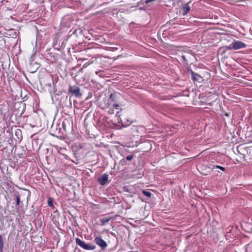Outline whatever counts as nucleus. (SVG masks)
<instances>
[{"mask_svg": "<svg viewBox=\"0 0 252 252\" xmlns=\"http://www.w3.org/2000/svg\"><path fill=\"white\" fill-rule=\"evenodd\" d=\"M75 242L78 246L86 250H94L96 248V246L94 245L87 244L78 238L75 239Z\"/></svg>", "mask_w": 252, "mask_h": 252, "instance_id": "f257e3e1", "label": "nucleus"}, {"mask_svg": "<svg viewBox=\"0 0 252 252\" xmlns=\"http://www.w3.org/2000/svg\"><path fill=\"white\" fill-rule=\"evenodd\" d=\"M68 92L76 97H80L82 95L80 92V89L77 86H70L68 88Z\"/></svg>", "mask_w": 252, "mask_h": 252, "instance_id": "f03ea898", "label": "nucleus"}, {"mask_svg": "<svg viewBox=\"0 0 252 252\" xmlns=\"http://www.w3.org/2000/svg\"><path fill=\"white\" fill-rule=\"evenodd\" d=\"M94 241L102 250H105L107 247V243L102 239L101 237H96L94 239Z\"/></svg>", "mask_w": 252, "mask_h": 252, "instance_id": "7ed1b4c3", "label": "nucleus"}, {"mask_svg": "<svg viewBox=\"0 0 252 252\" xmlns=\"http://www.w3.org/2000/svg\"><path fill=\"white\" fill-rule=\"evenodd\" d=\"M246 46L247 45L245 43L239 40L233 42L232 48L234 50L245 48Z\"/></svg>", "mask_w": 252, "mask_h": 252, "instance_id": "20e7f679", "label": "nucleus"}, {"mask_svg": "<svg viewBox=\"0 0 252 252\" xmlns=\"http://www.w3.org/2000/svg\"><path fill=\"white\" fill-rule=\"evenodd\" d=\"M108 180V176L106 174H103L100 178L98 179V182L101 186L105 185Z\"/></svg>", "mask_w": 252, "mask_h": 252, "instance_id": "39448f33", "label": "nucleus"}, {"mask_svg": "<svg viewBox=\"0 0 252 252\" xmlns=\"http://www.w3.org/2000/svg\"><path fill=\"white\" fill-rule=\"evenodd\" d=\"M191 75L192 79L194 81L201 82L203 80L200 75L194 72L192 70H191Z\"/></svg>", "mask_w": 252, "mask_h": 252, "instance_id": "423d86ee", "label": "nucleus"}, {"mask_svg": "<svg viewBox=\"0 0 252 252\" xmlns=\"http://www.w3.org/2000/svg\"><path fill=\"white\" fill-rule=\"evenodd\" d=\"M118 94L116 93H112L107 99V102H117Z\"/></svg>", "mask_w": 252, "mask_h": 252, "instance_id": "0eeeda50", "label": "nucleus"}, {"mask_svg": "<svg viewBox=\"0 0 252 252\" xmlns=\"http://www.w3.org/2000/svg\"><path fill=\"white\" fill-rule=\"evenodd\" d=\"M190 1L186 3L183 7V15H187L190 10V7L189 6V3Z\"/></svg>", "mask_w": 252, "mask_h": 252, "instance_id": "6e6552de", "label": "nucleus"}, {"mask_svg": "<svg viewBox=\"0 0 252 252\" xmlns=\"http://www.w3.org/2000/svg\"><path fill=\"white\" fill-rule=\"evenodd\" d=\"M15 135L17 137L19 140H21L22 138V132L19 129H17L15 132Z\"/></svg>", "mask_w": 252, "mask_h": 252, "instance_id": "1a4fd4ad", "label": "nucleus"}, {"mask_svg": "<svg viewBox=\"0 0 252 252\" xmlns=\"http://www.w3.org/2000/svg\"><path fill=\"white\" fill-rule=\"evenodd\" d=\"M106 105L108 107L113 106V107H115L116 108L119 106V104H117V102H107Z\"/></svg>", "mask_w": 252, "mask_h": 252, "instance_id": "9d476101", "label": "nucleus"}, {"mask_svg": "<svg viewBox=\"0 0 252 252\" xmlns=\"http://www.w3.org/2000/svg\"><path fill=\"white\" fill-rule=\"evenodd\" d=\"M4 246L3 241L2 237L0 235V252H2V250Z\"/></svg>", "mask_w": 252, "mask_h": 252, "instance_id": "9b49d317", "label": "nucleus"}, {"mask_svg": "<svg viewBox=\"0 0 252 252\" xmlns=\"http://www.w3.org/2000/svg\"><path fill=\"white\" fill-rule=\"evenodd\" d=\"M132 123V122L131 120H128L127 119L126 120V122H122V125L124 126H129L130 124Z\"/></svg>", "mask_w": 252, "mask_h": 252, "instance_id": "f8f14e48", "label": "nucleus"}, {"mask_svg": "<svg viewBox=\"0 0 252 252\" xmlns=\"http://www.w3.org/2000/svg\"><path fill=\"white\" fill-rule=\"evenodd\" d=\"M111 218H103L101 220L102 225H105L110 220Z\"/></svg>", "mask_w": 252, "mask_h": 252, "instance_id": "ddd939ff", "label": "nucleus"}, {"mask_svg": "<svg viewBox=\"0 0 252 252\" xmlns=\"http://www.w3.org/2000/svg\"><path fill=\"white\" fill-rule=\"evenodd\" d=\"M143 193L145 196H146L148 197H149V198L151 197V195H152V194L150 192L146 191V190H143Z\"/></svg>", "mask_w": 252, "mask_h": 252, "instance_id": "4468645a", "label": "nucleus"}, {"mask_svg": "<svg viewBox=\"0 0 252 252\" xmlns=\"http://www.w3.org/2000/svg\"><path fill=\"white\" fill-rule=\"evenodd\" d=\"M16 205H19L20 201V198L19 194L16 196Z\"/></svg>", "mask_w": 252, "mask_h": 252, "instance_id": "2eb2a0df", "label": "nucleus"}, {"mask_svg": "<svg viewBox=\"0 0 252 252\" xmlns=\"http://www.w3.org/2000/svg\"><path fill=\"white\" fill-rule=\"evenodd\" d=\"M48 204L49 207H53V201L51 198H49L48 200Z\"/></svg>", "mask_w": 252, "mask_h": 252, "instance_id": "dca6fc26", "label": "nucleus"}, {"mask_svg": "<svg viewBox=\"0 0 252 252\" xmlns=\"http://www.w3.org/2000/svg\"><path fill=\"white\" fill-rule=\"evenodd\" d=\"M133 155H130L126 157V159L127 160L130 161L133 158Z\"/></svg>", "mask_w": 252, "mask_h": 252, "instance_id": "f3484780", "label": "nucleus"}, {"mask_svg": "<svg viewBox=\"0 0 252 252\" xmlns=\"http://www.w3.org/2000/svg\"><path fill=\"white\" fill-rule=\"evenodd\" d=\"M214 167L220 169V170H221L222 171H223L225 170V168L224 167H223L222 166H220V165L214 166Z\"/></svg>", "mask_w": 252, "mask_h": 252, "instance_id": "a211bd4d", "label": "nucleus"}, {"mask_svg": "<svg viewBox=\"0 0 252 252\" xmlns=\"http://www.w3.org/2000/svg\"><path fill=\"white\" fill-rule=\"evenodd\" d=\"M232 47H233V42L229 46H226V48L227 50H230L233 49Z\"/></svg>", "mask_w": 252, "mask_h": 252, "instance_id": "6ab92c4d", "label": "nucleus"}, {"mask_svg": "<svg viewBox=\"0 0 252 252\" xmlns=\"http://www.w3.org/2000/svg\"><path fill=\"white\" fill-rule=\"evenodd\" d=\"M181 58L185 62L187 63V60L186 59V56L185 55H182L181 56Z\"/></svg>", "mask_w": 252, "mask_h": 252, "instance_id": "aec40b11", "label": "nucleus"}, {"mask_svg": "<svg viewBox=\"0 0 252 252\" xmlns=\"http://www.w3.org/2000/svg\"><path fill=\"white\" fill-rule=\"evenodd\" d=\"M125 160L124 159L121 160V162H125Z\"/></svg>", "mask_w": 252, "mask_h": 252, "instance_id": "412c9836", "label": "nucleus"}, {"mask_svg": "<svg viewBox=\"0 0 252 252\" xmlns=\"http://www.w3.org/2000/svg\"><path fill=\"white\" fill-rule=\"evenodd\" d=\"M85 67V65H83V68Z\"/></svg>", "mask_w": 252, "mask_h": 252, "instance_id": "4be33fe9", "label": "nucleus"}]
</instances>
